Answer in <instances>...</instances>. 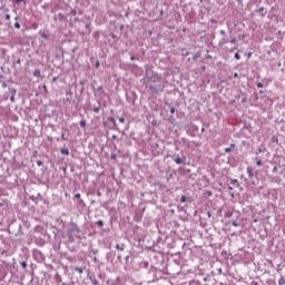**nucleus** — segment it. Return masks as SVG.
<instances>
[{"mask_svg":"<svg viewBox=\"0 0 285 285\" xmlns=\"http://www.w3.org/2000/svg\"><path fill=\"white\" fill-rule=\"evenodd\" d=\"M147 79H149V90L154 95H158V92H164V80L159 78V76L155 71L147 70Z\"/></svg>","mask_w":285,"mask_h":285,"instance_id":"nucleus-1","label":"nucleus"},{"mask_svg":"<svg viewBox=\"0 0 285 285\" xmlns=\"http://www.w3.org/2000/svg\"><path fill=\"white\" fill-rule=\"evenodd\" d=\"M73 233H81V230L79 229V226L77 224L71 223L68 230L69 242H75V237H72Z\"/></svg>","mask_w":285,"mask_h":285,"instance_id":"nucleus-2","label":"nucleus"},{"mask_svg":"<svg viewBox=\"0 0 285 285\" xmlns=\"http://www.w3.org/2000/svg\"><path fill=\"white\" fill-rule=\"evenodd\" d=\"M173 161L177 164V166H186V156H173L171 157Z\"/></svg>","mask_w":285,"mask_h":285,"instance_id":"nucleus-3","label":"nucleus"},{"mask_svg":"<svg viewBox=\"0 0 285 285\" xmlns=\"http://www.w3.org/2000/svg\"><path fill=\"white\" fill-rule=\"evenodd\" d=\"M256 12H258V14H261V17H266L264 7H261L259 9H257Z\"/></svg>","mask_w":285,"mask_h":285,"instance_id":"nucleus-4","label":"nucleus"},{"mask_svg":"<svg viewBox=\"0 0 285 285\" xmlns=\"http://www.w3.org/2000/svg\"><path fill=\"white\" fill-rule=\"evenodd\" d=\"M247 175H248V178H249V179H253V177L255 176V175L253 174V168H252V167H247Z\"/></svg>","mask_w":285,"mask_h":285,"instance_id":"nucleus-5","label":"nucleus"},{"mask_svg":"<svg viewBox=\"0 0 285 285\" xmlns=\"http://www.w3.org/2000/svg\"><path fill=\"white\" fill-rule=\"evenodd\" d=\"M61 155H70V150L68 148L60 149Z\"/></svg>","mask_w":285,"mask_h":285,"instance_id":"nucleus-6","label":"nucleus"},{"mask_svg":"<svg viewBox=\"0 0 285 285\" xmlns=\"http://www.w3.org/2000/svg\"><path fill=\"white\" fill-rule=\"evenodd\" d=\"M230 183H232L233 186H235L236 188H239V180H237V179H232Z\"/></svg>","mask_w":285,"mask_h":285,"instance_id":"nucleus-7","label":"nucleus"},{"mask_svg":"<svg viewBox=\"0 0 285 285\" xmlns=\"http://www.w3.org/2000/svg\"><path fill=\"white\" fill-rule=\"evenodd\" d=\"M33 77H41V71L39 69H36L33 71Z\"/></svg>","mask_w":285,"mask_h":285,"instance_id":"nucleus-8","label":"nucleus"},{"mask_svg":"<svg viewBox=\"0 0 285 285\" xmlns=\"http://www.w3.org/2000/svg\"><path fill=\"white\" fill-rule=\"evenodd\" d=\"M117 250H124L126 248V245H116Z\"/></svg>","mask_w":285,"mask_h":285,"instance_id":"nucleus-9","label":"nucleus"},{"mask_svg":"<svg viewBox=\"0 0 285 285\" xmlns=\"http://www.w3.org/2000/svg\"><path fill=\"white\" fill-rule=\"evenodd\" d=\"M199 57H202V55L199 52H196L194 56H193V60L194 61H197V59H199Z\"/></svg>","mask_w":285,"mask_h":285,"instance_id":"nucleus-10","label":"nucleus"},{"mask_svg":"<svg viewBox=\"0 0 285 285\" xmlns=\"http://www.w3.org/2000/svg\"><path fill=\"white\" fill-rule=\"evenodd\" d=\"M20 266H21L22 268L27 269V268H28V263H26V261H22V262L20 263Z\"/></svg>","mask_w":285,"mask_h":285,"instance_id":"nucleus-11","label":"nucleus"},{"mask_svg":"<svg viewBox=\"0 0 285 285\" xmlns=\"http://www.w3.org/2000/svg\"><path fill=\"white\" fill-rule=\"evenodd\" d=\"M278 285H285L284 276H281L278 279Z\"/></svg>","mask_w":285,"mask_h":285,"instance_id":"nucleus-12","label":"nucleus"},{"mask_svg":"<svg viewBox=\"0 0 285 285\" xmlns=\"http://www.w3.org/2000/svg\"><path fill=\"white\" fill-rule=\"evenodd\" d=\"M108 121H110V124H112L114 126H117V121L115 120V118L110 117L108 118Z\"/></svg>","mask_w":285,"mask_h":285,"instance_id":"nucleus-13","label":"nucleus"},{"mask_svg":"<svg viewBox=\"0 0 285 285\" xmlns=\"http://www.w3.org/2000/svg\"><path fill=\"white\" fill-rule=\"evenodd\" d=\"M75 271L81 275L83 273V267H75Z\"/></svg>","mask_w":285,"mask_h":285,"instance_id":"nucleus-14","label":"nucleus"},{"mask_svg":"<svg viewBox=\"0 0 285 285\" xmlns=\"http://www.w3.org/2000/svg\"><path fill=\"white\" fill-rule=\"evenodd\" d=\"M234 58H235L237 61H239V59H242V56H239V52H236V53L234 55Z\"/></svg>","mask_w":285,"mask_h":285,"instance_id":"nucleus-15","label":"nucleus"},{"mask_svg":"<svg viewBox=\"0 0 285 285\" xmlns=\"http://www.w3.org/2000/svg\"><path fill=\"white\" fill-rule=\"evenodd\" d=\"M79 124H80V127H81V128H86V120H80Z\"/></svg>","mask_w":285,"mask_h":285,"instance_id":"nucleus-16","label":"nucleus"},{"mask_svg":"<svg viewBox=\"0 0 285 285\" xmlns=\"http://www.w3.org/2000/svg\"><path fill=\"white\" fill-rule=\"evenodd\" d=\"M97 226H99L101 228V226H104V220H98Z\"/></svg>","mask_w":285,"mask_h":285,"instance_id":"nucleus-17","label":"nucleus"},{"mask_svg":"<svg viewBox=\"0 0 285 285\" xmlns=\"http://www.w3.org/2000/svg\"><path fill=\"white\" fill-rule=\"evenodd\" d=\"M13 26H14V28H17V30H19V28H21V24L19 22H16Z\"/></svg>","mask_w":285,"mask_h":285,"instance_id":"nucleus-18","label":"nucleus"},{"mask_svg":"<svg viewBox=\"0 0 285 285\" xmlns=\"http://www.w3.org/2000/svg\"><path fill=\"white\" fill-rule=\"evenodd\" d=\"M10 92L14 96V95H17V89L11 88V89H10Z\"/></svg>","mask_w":285,"mask_h":285,"instance_id":"nucleus-19","label":"nucleus"},{"mask_svg":"<svg viewBox=\"0 0 285 285\" xmlns=\"http://www.w3.org/2000/svg\"><path fill=\"white\" fill-rule=\"evenodd\" d=\"M232 226L237 227V226H239V223H237V220H234V222H232Z\"/></svg>","mask_w":285,"mask_h":285,"instance_id":"nucleus-20","label":"nucleus"},{"mask_svg":"<svg viewBox=\"0 0 285 285\" xmlns=\"http://www.w3.org/2000/svg\"><path fill=\"white\" fill-rule=\"evenodd\" d=\"M180 202H181V204L186 203V196H181Z\"/></svg>","mask_w":285,"mask_h":285,"instance_id":"nucleus-21","label":"nucleus"},{"mask_svg":"<svg viewBox=\"0 0 285 285\" xmlns=\"http://www.w3.org/2000/svg\"><path fill=\"white\" fill-rule=\"evenodd\" d=\"M61 139L66 141L68 138L66 137V134H61Z\"/></svg>","mask_w":285,"mask_h":285,"instance_id":"nucleus-22","label":"nucleus"},{"mask_svg":"<svg viewBox=\"0 0 285 285\" xmlns=\"http://www.w3.org/2000/svg\"><path fill=\"white\" fill-rule=\"evenodd\" d=\"M232 150H233V147H228L225 149V153H232Z\"/></svg>","mask_w":285,"mask_h":285,"instance_id":"nucleus-23","label":"nucleus"},{"mask_svg":"<svg viewBox=\"0 0 285 285\" xmlns=\"http://www.w3.org/2000/svg\"><path fill=\"white\" fill-rule=\"evenodd\" d=\"M75 198H76V199H81V194H76V195H75Z\"/></svg>","mask_w":285,"mask_h":285,"instance_id":"nucleus-24","label":"nucleus"},{"mask_svg":"<svg viewBox=\"0 0 285 285\" xmlns=\"http://www.w3.org/2000/svg\"><path fill=\"white\" fill-rule=\"evenodd\" d=\"M256 86H257V88H264V83H262V82H258Z\"/></svg>","mask_w":285,"mask_h":285,"instance_id":"nucleus-25","label":"nucleus"},{"mask_svg":"<svg viewBox=\"0 0 285 285\" xmlns=\"http://www.w3.org/2000/svg\"><path fill=\"white\" fill-rule=\"evenodd\" d=\"M4 19H6L7 21H10V14L7 13V14L4 16Z\"/></svg>","mask_w":285,"mask_h":285,"instance_id":"nucleus-26","label":"nucleus"},{"mask_svg":"<svg viewBox=\"0 0 285 285\" xmlns=\"http://www.w3.org/2000/svg\"><path fill=\"white\" fill-rule=\"evenodd\" d=\"M10 101H11L12 104H14V95H11Z\"/></svg>","mask_w":285,"mask_h":285,"instance_id":"nucleus-27","label":"nucleus"},{"mask_svg":"<svg viewBox=\"0 0 285 285\" xmlns=\"http://www.w3.org/2000/svg\"><path fill=\"white\" fill-rule=\"evenodd\" d=\"M37 166H43V163L41 160H37Z\"/></svg>","mask_w":285,"mask_h":285,"instance_id":"nucleus-28","label":"nucleus"},{"mask_svg":"<svg viewBox=\"0 0 285 285\" xmlns=\"http://www.w3.org/2000/svg\"><path fill=\"white\" fill-rule=\"evenodd\" d=\"M256 166H263L262 160H257V161H256Z\"/></svg>","mask_w":285,"mask_h":285,"instance_id":"nucleus-29","label":"nucleus"},{"mask_svg":"<svg viewBox=\"0 0 285 285\" xmlns=\"http://www.w3.org/2000/svg\"><path fill=\"white\" fill-rule=\"evenodd\" d=\"M100 108L99 107H95L94 108V112H99Z\"/></svg>","mask_w":285,"mask_h":285,"instance_id":"nucleus-30","label":"nucleus"},{"mask_svg":"<svg viewBox=\"0 0 285 285\" xmlns=\"http://www.w3.org/2000/svg\"><path fill=\"white\" fill-rule=\"evenodd\" d=\"M230 43H237V39H235V38L232 39V40H230Z\"/></svg>","mask_w":285,"mask_h":285,"instance_id":"nucleus-31","label":"nucleus"},{"mask_svg":"<svg viewBox=\"0 0 285 285\" xmlns=\"http://www.w3.org/2000/svg\"><path fill=\"white\" fill-rule=\"evenodd\" d=\"M119 121H120V124H124V121H126V119L125 118H119Z\"/></svg>","mask_w":285,"mask_h":285,"instance_id":"nucleus-32","label":"nucleus"},{"mask_svg":"<svg viewBox=\"0 0 285 285\" xmlns=\"http://www.w3.org/2000/svg\"><path fill=\"white\" fill-rule=\"evenodd\" d=\"M111 159H117V155L111 154Z\"/></svg>","mask_w":285,"mask_h":285,"instance_id":"nucleus-33","label":"nucleus"},{"mask_svg":"<svg viewBox=\"0 0 285 285\" xmlns=\"http://www.w3.org/2000/svg\"><path fill=\"white\" fill-rule=\"evenodd\" d=\"M239 77V73H234V79H237Z\"/></svg>","mask_w":285,"mask_h":285,"instance_id":"nucleus-34","label":"nucleus"},{"mask_svg":"<svg viewBox=\"0 0 285 285\" xmlns=\"http://www.w3.org/2000/svg\"><path fill=\"white\" fill-rule=\"evenodd\" d=\"M71 14L75 17V14H77V11L72 10Z\"/></svg>","mask_w":285,"mask_h":285,"instance_id":"nucleus-35","label":"nucleus"},{"mask_svg":"<svg viewBox=\"0 0 285 285\" xmlns=\"http://www.w3.org/2000/svg\"><path fill=\"white\" fill-rule=\"evenodd\" d=\"M170 112H171V115H174L175 114V108H171Z\"/></svg>","mask_w":285,"mask_h":285,"instance_id":"nucleus-36","label":"nucleus"},{"mask_svg":"<svg viewBox=\"0 0 285 285\" xmlns=\"http://www.w3.org/2000/svg\"><path fill=\"white\" fill-rule=\"evenodd\" d=\"M220 35H223V36H224V35H226V31H224V30H220Z\"/></svg>","mask_w":285,"mask_h":285,"instance_id":"nucleus-37","label":"nucleus"},{"mask_svg":"<svg viewBox=\"0 0 285 285\" xmlns=\"http://www.w3.org/2000/svg\"><path fill=\"white\" fill-rule=\"evenodd\" d=\"M16 2H17V3H21V2H23V0H16Z\"/></svg>","mask_w":285,"mask_h":285,"instance_id":"nucleus-38","label":"nucleus"},{"mask_svg":"<svg viewBox=\"0 0 285 285\" xmlns=\"http://www.w3.org/2000/svg\"><path fill=\"white\" fill-rule=\"evenodd\" d=\"M16 63H21V59L18 58V60L16 61Z\"/></svg>","mask_w":285,"mask_h":285,"instance_id":"nucleus-39","label":"nucleus"},{"mask_svg":"<svg viewBox=\"0 0 285 285\" xmlns=\"http://www.w3.org/2000/svg\"><path fill=\"white\" fill-rule=\"evenodd\" d=\"M48 140H49V141H52V137H48Z\"/></svg>","mask_w":285,"mask_h":285,"instance_id":"nucleus-40","label":"nucleus"},{"mask_svg":"<svg viewBox=\"0 0 285 285\" xmlns=\"http://www.w3.org/2000/svg\"><path fill=\"white\" fill-rule=\"evenodd\" d=\"M96 67L99 68V62H96Z\"/></svg>","mask_w":285,"mask_h":285,"instance_id":"nucleus-41","label":"nucleus"},{"mask_svg":"<svg viewBox=\"0 0 285 285\" xmlns=\"http://www.w3.org/2000/svg\"><path fill=\"white\" fill-rule=\"evenodd\" d=\"M112 139H117V136H112Z\"/></svg>","mask_w":285,"mask_h":285,"instance_id":"nucleus-42","label":"nucleus"},{"mask_svg":"<svg viewBox=\"0 0 285 285\" xmlns=\"http://www.w3.org/2000/svg\"><path fill=\"white\" fill-rule=\"evenodd\" d=\"M228 190H233V187H228Z\"/></svg>","mask_w":285,"mask_h":285,"instance_id":"nucleus-43","label":"nucleus"},{"mask_svg":"<svg viewBox=\"0 0 285 285\" xmlns=\"http://www.w3.org/2000/svg\"><path fill=\"white\" fill-rule=\"evenodd\" d=\"M238 1V3H242V0H237Z\"/></svg>","mask_w":285,"mask_h":285,"instance_id":"nucleus-44","label":"nucleus"},{"mask_svg":"<svg viewBox=\"0 0 285 285\" xmlns=\"http://www.w3.org/2000/svg\"><path fill=\"white\" fill-rule=\"evenodd\" d=\"M259 153H262V149H258Z\"/></svg>","mask_w":285,"mask_h":285,"instance_id":"nucleus-45","label":"nucleus"},{"mask_svg":"<svg viewBox=\"0 0 285 285\" xmlns=\"http://www.w3.org/2000/svg\"><path fill=\"white\" fill-rule=\"evenodd\" d=\"M208 217H210V213H208Z\"/></svg>","mask_w":285,"mask_h":285,"instance_id":"nucleus-46","label":"nucleus"}]
</instances>
